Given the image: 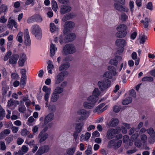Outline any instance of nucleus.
Returning a JSON list of instances; mask_svg holds the SVG:
<instances>
[{
	"label": "nucleus",
	"instance_id": "f257e3e1",
	"mask_svg": "<svg viewBox=\"0 0 155 155\" xmlns=\"http://www.w3.org/2000/svg\"><path fill=\"white\" fill-rule=\"evenodd\" d=\"M97 87L95 88L93 91L92 95L88 96L87 98V101L83 103V106L85 109L93 108L97 102L99 97L103 95L102 92Z\"/></svg>",
	"mask_w": 155,
	"mask_h": 155
},
{
	"label": "nucleus",
	"instance_id": "f03ea898",
	"mask_svg": "<svg viewBox=\"0 0 155 155\" xmlns=\"http://www.w3.org/2000/svg\"><path fill=\"white\" fill-rule=\"evenodd\" d=\"M77 114L78 115L80 116V117L77 118L76 120L77 122L86 120L90 115L89 111L82 108L78 109L77 111Z\"/></svg>",
	"mask_w": 155,
	"mask_h": 155
},
{
	"label": "nucleus",
	"instance_id": "7ed1b4c3",
	"mask_svg": "<svg viewBox=\"0 0 155 155\" xmlns=\"http://www.w3.org/2000/svg\"><path fill=\"white\" fill-rule=\"evenodd\" d=\"M127 43V41L123 39H119L116 40V45L117 47V51L119 53H122L124 50V47Z\"/></svg>",
	"mask_w": 155,
	"mask_h": 155
},
{
	"label": "nucleus",
	"instance_id": "20e7f679",
	"mask_svg": "<svg viewBox=\"0 0 155 155\" xmlns=\"http://www.w3.org/2000/svg\"><path fill=\"white\" fill-rule=\"evenodd\" d=\"M31 32L37 39H40L41 38V30L38 25H33L31 27Z\"/></svg>",
	"mask_w": 155,
	"mask_h": 155
},
{
	"label": "nucleus",
	"instance_id": "39448f33",
	"mask_svg": "<svg viewBox=\"0 0 155 155\" xmlns=\"http://www.w3.org/2000/svg\"><path fill=\"white\" fill-rule=\"evenodd\" d=\"M76 51L77 49L74 45L67 44L64 47L63 53L64 55H67L74 53Z\"/></svg>",
	"mask_w": 155,
	"mask_h": 155
},
{
	"label": "nucleus",
	"instance_id": "423d86ee",
	"mask_svg": "<svg viewBox=\"0 0 155 155\" xmlns=\"http://www.w3.org/2000/svg\"><path fill=\"white\" fill-rule=\"evenodd\" d=\"M121 131L120 128L117 127L115 128H109L107 130L106 133V137L109 140L114 138L115 135L119 133Z\"/></svg>",
	"mask_w": 155,
	"mask_h": 155
},
{
	"label": "nucleus",
	"instance_id": "0eeeda50",
	"mask_svg": "<svg viewBox=\"0 0 155 155\" xmlns=\"http://www.w3.org/2000/svg\"><path fill=\"white\" fill-rule=\"evenodd\" d=\"M110 82L107 79H104L98 82L97 85L101 92L105 91L110 86Z\"/></svg>",
	"mask_w": 155,
	"mask_h": 155
},
{
	"label": "nucleus",
	"instance_id": "6e6552de",
	"mask_svg": "<svg viewBox=\"0 0 155 155\" xmlns=\"http://www.w3.org/2000/svg\"><path fill=\"white\" fill-rule=\"evenodd\" d=\"M52 125L51 123L48 124L45 127L43 130L39 134L38 137L40 138L39 141L40 143L42 142L45 140L48 137V135L45 132L47 130L48 128L51 127Z\"/></svg>",
	"mask_w": 155,
	"mask_h": 155
},
{
	"label": "nucleus",
	"instance_id": "1a4fd4ad",
	"mask_svg": "<svg viewBox=\"0 0 155 155\" xmlns=\"http://www.w3.org/2000/svg\"><path fill=\"white\" fill-rule=\"evenodd\" d=\"M68 72L67 71H62L58 74L55 78V84H61L64 81L65 77L68 75Z\"/></svg>",
	"mask_w": 155,
	"mask_h": 155
},
{
	"label": "nucleus",
	"instance_id": "9d476101",
	"mask_svg": "<svg viewBox=\"0 0 155 155\" xmlns=\"http://www.w3.org/2000/svg\"><path fill=\"white\" fill-rule=\"evenodd\" d=\"M67 81H64L60 84V86L56 87L53 92L58 94H61L63 92L64 88L67 86Z\"/></svg>",
	"mask_w": 155,
	"mask_h": 155
},
{
	"label": "nucleus",
	"instance_id": "9b49d317",
	"mask_svg": "<svg viewBox=\"0 0 155 155\" xmlns=\"http://www.w3.org/2000/svg\"><path fill=\"white\" fill-rule=\"evenodd\" d=\"M139 134L137 133H135L132 135L131 140L132 141L134 142V144L137 147L140 148L141 146V143L138 138Z\"/></svg>",
	"mask_w": 155,
	"mask_h": 155
},
{
	"label": "nucleus",
	"instance_id": "f8f14e48",
	"mask_svg": "<svg viewBox=\"0 0 155 155\" xmlns=\"http://www.w3.org/2000/svg\"><path fill=\"white\" fill-rule=\"evenodd\" d=\"M68 61V58H66L63 60V63L59 67V68L60 71H62L64 70H67L69 68L70 65Z\"/></svg>",
	"mask_w": 155,
	"mask_h": 155
},
{
	"label": "nucleus",
	"instance_id": "ddd939ff",
	"mask_svg": "<svg viewBox=\"0 0 155 155\" xmlns=\"http://www.w3.org/2000/svg\"><path fill=\"white\" fill-rule=\"evenodd\" d=\"M49 149V147L48 145H45L39 147L36 154L38 155L41 154L48 152Z\"/></svg>",
	"mask_w": 155,
	"mask_h": 155
},
{
	"label": "nucleus",
	"instance_id": "4468645a",
	"mask_svg": "<svg viewBox=\"0 0 155 155\" xmlns=\"http://www.w3.org/2000/svg\"><path fill=\"white\" fill-rule=\"evenodd\" d=\"M19 58V56L18 54H13L9 59V62L12 65L15 64Z\"/></svg>",
	"mask_w": 155,
	"mask_h": 155
},
{
	"label": "nucleus",
	"instance_id": "2eb2a0df",
	"mask_svg": "<svg viewBox=\"0 0 155 155\" xmlns=\"http://www.w3.org/2000/svg\"><path fill=\"white\" fill-rule=\"evenodd\" d=\"M21 99L20 102L22 103L25 102L27 107H28L31 104V101L29 99V96L28 94L25 96H22L20 97Z\"/></svg>",
	"mask_w": 155,
	"mask_h": 155
},
{
	"label": "nucleus",
	"instance_id": "dca6fc26",
	"mask_svg": "<svg viewBox=\"0 0 155 155\" xmlns=\"http://www.w3.org/2000/svg\"><path fill=\"white\" fill-rule=\"evenodd\" d=\"M24 34L25 43L27 45H29L31 44V40L29 33L27 29H25L24 30Z\"/></svg>",
	"mask_w": 155,
	"mask_h": 155
},
{
	"label": "nucleus",
	"instance_id": "f3484780",
	"mask_svg": "<svg viewBox=\"0 0 155 155\" xmlns=\"http://www.w3.org/2000/svg\"><path fill=\"white\" fill-rule=\"evenodd\" d=\"M54 116V114L53 113H51L48 114L45 118L44 124L45 125L52 121L53 120Z\"/></svg>",
	"mask_w": 155,
	"mask_h": 155
},
{
	"label": "nucleus",
	"instance_id": "a211bd4d",
	"mask_svg": "<svg viewBox=\"0 0 155 155\" xmlns=\"http://www.w3.org/2000/svg\"><path fill=\"white\" fill-rule=\"evenodd\" d=\"M91 133L87 132L85 135L81 134L80 138V141L81 142L87 141L91 137Z\"/></svg>",
	"mask_w": 155,
	"mask_h": 155
},
{
	"label": "nucleus",
	"instance_id": "6ab92c4d",
	"mask_svg": "<svg viewBox=\"0 0 155 155\" xmlns=\"http://www.w3.org/2000/svg\"><path fill=\"white\" fill-rule=\"evenodd\" d=\"M121 128V131L122 133L126 134L127 133V130L129 129L130 127V124L125 123H122Z\"/></svg>",
	"mask_w": 155,
	"mask_h": 155
},
{
	"label": "nucleus",
	"instance_id": "aec40b11",
	"mask_svg": "<svg viewBox=\"0 0 155 155\" xmlns=\"http://www.w3.org/2000/svg\"><path fill=\"white\" fill-rule=\"evenodd\" d=\"M71 10V8L69 6L64 5L61 7L60 12L62 14H64L67 12H69Z\"/></svg>",
	"mask_w": 155,
	"mask_h": 155
},
{
	"label": "nucleus",
	"instance_id": "412c9836",
	"mask_svg": "<svg viewBox=\"0 0 155 155\" xmlns=\"http://www.w3.org/2000/svg\"><path fill=\"white\" fill-rule=\"evenodd\" d=\"M119 122V121L118 119L113 118L109 122L107 125L109 127H114L117 125Z\"/></svg>",
	"mask_w": 155,
	"mask_h": 155
},
{
	"label": "nucleus",
	"instance_id": "4be33fe9",
	"mask_svg": "<svg viewBox=\"0 0 155 155\" xmlns=\"http://www.w3.org/2000/svg\"><path fill=\"white\" fill-rule=\"evenodd\" d=\"M114 6L115 9L120 12L124 11L127 12L128 11V9L125 7H124L122 5L117 3H115Z\"/></svg>",
	"mask_w": 155,
	"mask_h": 155
},
{
	"label": "nucleus",
	"instance_id": "5701e85b",
	"mask_svg": "<svg viewBox=\"0 0 155 155\" xmlns=\"http://www.w3.org/2000/svg\"><path fill=\"white\" fill-rule=\"evenodd\" d=\"M57 50V48L55 45L51 43L50 46V53L51 56H53L55 54V52Z\"/></svg>",
	"mask_w": 155,
	"mask_h": 155
},
{
	"label": "nucleus",
	"instance_id": "b1692460",
	"mask_svg": "<svg viewBox=\"0 0 155 155\" xmlns=\"http://www.w3.org/2000/svg\"><path fill=\"white\" fill-rule=\"evenodd\" d=\"M84 124L83 122H80L76 124L75 130L78 133H80L84 127Z\"/></svg>",
	"mask_w": 155,
	"mask_h": 155
},
{
	"label": "nucleus",
	"instance_id": "393cba45",
	"mask_svg": "<svg viewBox=\"0 0 155 155\" xmlns=\"http://www.w3.org/2000/svg\"><path fill=\"white\" fill-rule=\"evenodd\" d=\"M26 57L25 54H22L20 56V58L18 61L19 65L21 66H23L26 61Z\"/></svg>",
	"mask_w": 155,
	"mask_h": 155
},
{
	"label": "nucleus",
	"instance_id": "a878e982",
	"mask_svg": "<svg viewBox=\"0 0 155 155\" xmlns=\"http://www.w3.org/2000/svg\"><path fill=\"white\" fill-rule=\"evenodd\" d=\"M13 26H14L15 28H17L18 27L17 23L13 19L9 20L8 24V27L9 28L12 29Z\"/></svg>",
	"mask_w": 155,
	"mask_h": 155
},
{
	"label": "nucleus",
	"instance_id": "bb28decb",
	"mask_svg": "<svg viewBox=\"0 0 155 155\" xmlns=\"http://www.w3.org/2000/svg\"><path fill=\"white\" fill-rule=\"evenodd\" d=\"M127 33V31H117L115 36L118 38H123L126 36Z\"/></svg>",
	"mask_w": 155,
	"mask_h": 155
},
{
	"label": "nucleus",
	"instance_id": "cd10ccee",
	"mask_svg": "<svg viewBox=\"0 0 155 155\" xmlns=\"http://www.w3.org/2000/svg\"><path fill=\"white\" fill-rule=\"evenodd\" d=\"M29 149L28 147L25 145L22 146L21 150H19L18 153L19 155H22L27 153Z\"/></svg>",
	"mask_w": 155,
	"mask_h": 155
},
{
	"label": "nucleus",
	"instance_id": "c85d7f7f",
	"mask_svg": "<svg viewBox=\"0 0 155 155\" xmlns=\"http://www.w3.org/2000/svg\"><path fill=\"white\" fill-rule=\"evenodd\" d=\"M76 147L73 146L67 149L66 153L68 155H73L76 151Z\"/></svg>",
	"mask_w": 155,
	"mask_h": 155
},
{
	"label": "nucleus",
	"instance_id": "c756f323",
	"mask_svg": "<svg viewBox=\"0 0 155 155\" xmlns=\"http://www.w3.org/2000/svg\"><path fill=\"white\" fill-rule=\"evenodd\" d=\"M11 132L10 130L6 129L2 131L0 134V139L4 138L6 136L9 134Z\"/></svg>",
	"mask_w": 155,
	"mask_h": 155
},
{
	"label": "nucleus",
	"instance_id": "7c9ffc66",
	"mask_svg": "<svg viewBox=\"0 0 155 155\" xmlns=\"http://www.w3.org/2000/svg\"><path fill=\"white\" fill-rule=\"evenodd\" d=\"M112 75L113 74L110 71H106L104 72V74L101 75V78L111 79L112 78Z\"/></svg>",
	"mask_w": 155,
	"mask_h": 155
},
{
	"label": "nucleus",
	"instance_id": "2f4dec72",
	"mask_svg": "<svg viewBox=\"0 0 155 155\" xmlns=\"http://www.w3.org/2000/svg\"><path fill=\"white\" fill-rule=\"evenodd\" d=\"M127 27L126 25L121 24L118 25L116 28L117 31H127Z\"/></svg>",
	"mask_w": 155,
	"mask_h": 155
},
{
	"label": "nucleus",
	"instance_id": "473e14b6",
	"mask_svg": "<svg viewBox=\"0 0 155 155\" xmlns=\"http://www.w3.org/2000/svg\"><path fill=\"white\" fill-rule=\"evenodd\" d=\"M59 98L58 94L53 92L51 97V101L52 102H55L58 100Z\"/></svg>",
	"mask_w": 155,
	"mask_h": 155
},
{
	"label": "nucleus",
	"instance_id": "72a5a7b5",
	"mask_svg": "<svg viewBox=\"0 0 155 155\" xmlns=\"http://www.w3.org/2000/svg\"><path fill=\"white\" fill-rule=\"evenodd\" d=\"M42 90L45 93L44 94H51V89L50 87H49L46 85L43 86Z\"/></svg>",
	"mask_w": 155,
	"mask_h": 155
},
{
	"label": "nucleus",
	"instance_id": "f704fd0d",
	"mask_svg": "<svg viewBox=\"0 0 155 155\" xmlns=\"http://www.w3.org/2000/svg\"><path fill=\"white\" fill-rule=\"evenodd\" d=\"M104 106V103L100 104L94 110V113L97 112L98 114H100L102 113V112H101V108Z\"/></svg>",
	"mask_w": 155,
	"mask_h": 155
},
{
	"label": "nucleus",
	"instance_id": "c9c22d12",
	"mask_svg": "<svg viewBox=\"0 0 155 155\" xmlns=\"http://www.w3.org/2000/svg\"><path fill=\"white\" fill-rule=\"evenodd\" d=\"M64 27L65 28H72L75 26L74 23L72 21H67L64 24Z\"/></svg>",
	"mask_w": 155,
	"mask_h": 155
},
{
	"label": "nucleus",
	"instance_id": "e433bc0d",
	"mask_svg": "<svg viewBox=\"0 0 155 155\" xmlns=\"http://www.w3.org/2000/svg\"><path fill=\"white\" fill-rule=\"evenodd\" d=\"M27 81L26 77H21L20 81V87L23 88L25 86Z\"/></svg>",
	"mask_w": 155,
	"mask_h": 155
},
{
	"label": "nucleus",
	"instance_id": "4c0bfd02",
	"mask_svg": "<svg viewBox=\"0 0 155 155\" xmlns=\"http://www.w3.org/2000/svg\"><path fill=\"white\" fill-rule=\"evenodd\" d=\"M52 8L53 10L55 12H56L58 9V6L57 2L53 0L51 2Z\"/></svg>",
	"mask_w": 155,
	"mask_h": 155
},
{
	"label": "nucleus",
	"instance_id": "58836bf2",
	"mask_svg": "<svg viewBox=\"0 0 155 155\" xmlns=\"http://www.w3.org/2000/svg\"><path fill=\"white\" fill-rule=\"evenodd\" d=\"M107 69L114 76H115L117 73L116 71V69L115 68L112 66H109L107 67Z\"/></svg>",
	"mask_w": 155,
	"mask_h": 155
},
{
	"label": "nucleus",
	"instance_id": "ea45409f",
	"mask_svg": "<svg viewBox=\"0 0 155 155\" xmlns=\"http://www.w3.org/2000/svg\"><path fill=\"white\" fill-rule=\"evenodd\" d=\"M150 21V19L147 18H146L144 20H142L141 22L143 23L144 25V27L145 28H147L148 26V23Z\"/></svg>",
	"mask_w": 155,
	"mask_h": 155
},
{
	"label": "nucleus",
	"instance_id": "a19ab883",
	"mask_svg": "<svg viewBox=\"0 0 155 155\" xmlns=\"http://www.w3.org/2000/svg\"><path fill=\"white\" fill-rule=\"evenodd\" d=\"M147 133L149 134L150 137H155V133L153 129L152 128H150L147 130Z\"/></svg>",
	"mask_w": 155,
	"mask_h": 155
},
{
	"label": "nucleus",
	"instance_id": "79ce46f5",
	"mask_svg": "<svg viewBox=\"0 0 155 155\" xmlns=\"http://www.w3.org/2000/svg\"><path fill=\"white\" fill-rule=\"evenodd\" d=\"M8 10L7 6L3 4L0 7V11L1 13L4 12L5 14L7 13Z\"/></svg>",
	"mask_w": 155,
	"mask_h": 155
},
{
	"label": "nucleus",
	"instance_id": "37998d69",
	"mask_svg": "<svg viewBox=\"0 0 155 155\" xmlns=\"http://www.w3.org/2000/svg\"><path fill=\"white\" fill-rule=\"evenodd\" d=\"M50 29L51 32H54L58 29V28L54 23H51L50 25Z\"/></svg>",
	"mask_w": 155,
	"mask_h": 155
},
{
	"label": "nucleus",
	"instance_id": "c03bdc74",
	"mask_svg": "<svg viewBox=\"0 0 155 155\" xmlns=\"http://www.w3.org/2000/svg\"><path fill=\"white\" fill-rule=\"evenodd\" d=\"M141 140L143 143H146L147 141V135L144 134H142L140 135Z\"/></svg>",
	"mask_w": 155,
	"mask_h": 155
},
{
	"label": "nucleus",
	"instance_id": "a18cd8bd",
	"mask_svg": "<svg viewBox=\"0 0 155 155\" xmlns=\"http://www.w3.org/2000/svg\"><path fill=\"white\" fill-rule=\"evenodd\" d=\"M121 140L116 141L115 140L114 144V149H116L119 148L121 145L122 143Z\"/></svg>",
	"mask_w": 155,
	"mask_h": 155
},
{
	"label": "nucleus",
	"instance_id": "49530a36",
	"mask_svg": "<svg viewBox=\"0 0 155 155\" xmlns=\"http://www.w3.org/2000/svg\"><path fill=\"white\" fill-rule=\"evenodd\" d=\"M23 34L21 32H19L16 37L17 41L20 43H22L23 41L22 36Z\"/></svg>",
	"mask_w": 155,
	"mask_h": 155
},
{
	"label": "nucleus",
	"instance_id": "de8ad7c7",
	"mask_svg": "<svg viewBox=\"0 0 155 155\" xmlns=\"http://www.w3.org/2000/svg\"><path fill=\"white\" fill-rule=\"evenodd\" d=\"M76 37L75 34L74 33H71L68 36V41H73Z\"/></svg>",
	"mask_w": 155,
	"mask_h": 155
},
{
	"label": "nucleus",
	"instance_id": "09e8293b",
	"mask_svg": "<svg viewBox=\"0 0 155 155\" xmlns=\"http://www.w3.org/2000/svg\"><path fill=\"white\" fill-rule=\"evenodd\" d=\"M54 41L55 43H57L59 42L61 44L64 42L63 40L62 36H60L58 37H56L54 39Z\"/></svg>",
	"mask_w": 155,
	"mask_h": 155
},
{
	"label": "nucleus",
	"instance_id": "8fccbe9b",
	"mask_svg": "<svg viewBox=\"0 0 155 155\" xmlns=\"http://www.w3.org/2000/svg\"><path fill=\"white\" fill-rule=\"evenodd\" d=\"M132 101V98L129 97L127 99L123 100L122 101V104L123 105H126L130 103Z\"/></svg>",
	"mask_w": 155,
	"mask_h": 155
},
{
	"label": "nucleus",
	"instance_id": "3c124183",
	"mask_svg": "<svg viewBox=\"0 0 155 155\" xmlns=\"http://www.w3.org/2000/svg\"><path fill=\"white\" fill-rule=\"evenodd\" d=\"M9 89V87L8 85L3 84H2V90L3 94H5L7 92Z\"/></svg>",
	"mask_w": 155,
	"mask_h": 155
},
{
	"label": "nucleus",
	"instance_id": "603ef678",
	"mask_svg": "<svg viewBox=\"0 0 155 155\" xmlns=\"http://www.w3.org/2000/svg\"><path fill=\"white\" fill-rule=\"evenodd\" d=\"M35 20L38 22H41L42 21V19L41 15L38 14L34 15Z\"/></svg>",
	"mask_w": 155,
	"mask_h": 155
},
{
	"label": "nucleus",
	"instance_id": "864d4df0",
	"mask_svg": "<svg viewBox=\"0 0 155 155\" xmlns=\"http://www.w3.org/2000/svg\"><path fill=\"white\" fill-rule=\"evenodd\" d=\"M92 147L90 145H88L87 150L85 151V153L87 155H90L92 153Z\"/></svg>",
	"mask_w": 155,
	"mask_h": 155
},
{
	"label": "nucleus",
	"instance_id": "5fc2aeb1",
	"mask_svg": "<svg viewBox=\"0 0 155 155\" xmlns=\"http://www.w3.org/2000/svg\"><path fill=\"white\" fill-rule=\"evenodd\" d=\"M5 111L2 107L0 106V120H2L5 116Z\"/></svg>",
	"mask_w": 155,
	"mask_h": 155
},
{
	"label": "nucleus",
	"instance_id": "6e6d98bb",
	"mask_svg": "<svg viewBox=\"0 0 155 155\" xmlns=\"http://www.w3.org/2000/svg\"><path fill=\"white\" fill-rule=\"evenodd\" d=\"M12 54V52L11 51H8L5 54L4 58L5 61H7L9 58H10Z\"/></svg>",
	"mask_w": 155,
	"mask_h": 155
},
{
	"label": "nucleus",
	"instance_id": "4d7b16f0",
	"mask_svg": "<svg viewBox=\"0 0 155 155\" xmlns=\"http://www.w3.org/2000/svg\"><path fill=\"white\" fill-rule=\"evenodd\" d=\"M109 63L112 65H116L118 64V61L116 57L111 59L109 61Z\"/></svg>",
	"mask_w": 155,
	"mask_h": 155
},
{
	"label": "nucleus",
	"instance_id": "13d9d810",
	"mask_svg": "<svg viewBox=\"0 0 155 155\" xmlns=\"http://www.w3.org/2000/svg\"><path fill=\"white\" fill-rule=\"evenodd\" d=\"M153 80V78L151 77H145L142 79L143 81H152Z\"/></svg>",
	"mask_w": 155,
	"mask_h": 155
},
{
	"label": "nucleus",
	"instance_id": "bf43d9fd",
	"mask_svg": "<svg viewBox=\"0 0 155 155\" xmlns=\"http://www.w3.org/2000/svg\"><path fill=\"white\" fill-rule=\"evenodd\" d=\"M72 18L71 14L67 15H65L62 18V21L65 22Z\"/></svg>",
	"mask_w": 155,
	"mask_h": 155
},
{
	"label": "nucleus",
	"instance_id": "052dcab7",
	"mask_svg": "<svg viewBox=\"0 0 155 155\" xmlns=\"http://www.w3.org/2000/svg\"><path fill=\"white\" fill-rule=\"evenodd\" d=\"M47 63L48 64V65L47 68V69H53L54 66L52 63V62L50 60L48 61Z\"/></svg>",
	"mask_w": 155,
	"mask_h": 155
},
{
	"label": "nucleus",
	"instance_id": "680f3d73",
	"mask_svg": "<svg viewBox=\"0 0 155 155\" xmlns=\"http://www.w3.org/2000/svg\"><path fill=\"white\" fill-rule=\"evenodd\" d=\"M14 104V101L12 99L9 100L8 102V107L9 108H11Z\"/></svg>",
	"mask_w": 155,
	"mask_h": 155
},
{
	"label": "nucleus",
	"instance_id": "e2e57ef3",
	"mask_svg": "<svg viewBox=\"0 0 155 155\" xmlns=\"http://www.w3.org/2000/svg\"><path fill=\"white\" fill-rule=\"evenodd\" d=\"M120 109V107L119 105H116L114 107L113 111L115 113H118L119 112Z\"/></svg>",
	"mask_w": 155,
	"mask_h": 155
},
{
	"label": "nucleus",
	"instance_id": "0e129e2a",
	"mask_svg": "<svg viewBox=\"0 0 155 155\" xmlns=\"http://www.w3.org/2000/svg\"><path fill=\"white\" fill-rule=\"evenodd\" d=\"M28 131L26 129H23L21 131V134L23 136H26L28 134Z\"/></svg>",
	"mask_w": 155,
	"mask_h": 155
},
{
	"label": "nucleus",
	"instance_id": "69168bd1",
	"mask_svg": "<svg viewBox=\"0 0 155 155\" xmlns=\"http://www.w3.org/2000/svg\"><path fill=\"white\" fill-rule=\"evenodd\" d=\"M6 149L5 144L4 142H0V150H4Z\"/></svg>",
	"mask_w": 155,
	"mask_h": 155
},
{
	"label": "nucleus",
	"instance_id": "338daca9",
	"mask_svg": "<svg viewBox=\"0 0 155 155\" xmlns=\"http://www.w3.org/2000/svg\"><path fill=\"white\" fill-rule=\"evenodd\" d=\"M114 142L115 140H112L108 142L107 147L108 148H111L113 146L114 147Z\"/></svg>",
	"mask_w": 155,
	"mask_h": 155
},
{
	"label": "nucleus",
	"instance_id": "774afa93",
	"mask_svg": "<svg viewBox=\"0 0 155 155\" xmlns=\"http://www.w3.org/2000/svg\"><path fill=\"white\" fill-rule=\"evenodd\" d=\"M128 18V16L126 15L124 13H123L121 14L120 17L121 20L123 21H125Z\"/></svg>",
	"mask_w": 155,
	"mask_h": 155
}]
</instances>
